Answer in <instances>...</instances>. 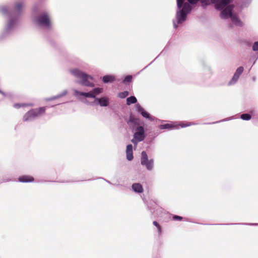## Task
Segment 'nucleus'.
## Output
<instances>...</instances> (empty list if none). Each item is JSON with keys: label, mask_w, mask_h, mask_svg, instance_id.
Here are the masks:
<instances>
[{"label": "nucleus", "mask_w": 258, "mask_h": 258, "mask_svg": "<svg viewBox=\"0 0 258 258\" xmlns=\"http://www.w3.org/2000/svg\"><path fill=\"white\" fill-rule=\"evenodd\" d=\"M233 0H221L217 4L215 5V8L218 10H222L220 17L222 19H226L230 18L232 23L235 25L240 24V22L237 18L236 14L232 12L233 6H227Z\"/></svg>", "instance_id": "1"}, {"label": "nucleus", "mask_w": 258, "mask_h": 258, "mask_svg": "<svg viewBox=\"0 0 258 258\" xmlns=\"http://www.w3.org/2000/svg\"><path fill=\"white\" fill-rule=\"evenodd\" d=\"M69 71L72 76L77 79L76 83L91 88L95 86V84L92 82L94 78L92 76L77 68H71Z\"/></svg>", "instance_id": "2"}, {"label": "nucleus", "mask_w": 258, "mask_h": 258, "mask_svg": "<svg viewBox=\"0 0 258 258\" xmlns=\"http://www.w3.org/2000/svg\"><path fill=\"white\" fill-rule=\"evenodd\" d=\"M177 10L176 15V21H173V26L175 29L178 25L182 24L186 19L188 14L191 11V7L188 3H185L184 0H177Z\"/></svg>", "instance_id": "3"}, {"label": "nucleus", "mask_w": 258, "mask_h": 258, "mask_svg": "<svg viewBox=\"0 0 258 258\" xmlns=\"http://www.w3.org/2000/svg\"><path fill=\"white\" fill-rule=\"evenodd\" d=\"M19 24L18 16H9L4 29L0 34V41L11 34L17 28Z\"/></svg>", "instance_id": "4"}, {"label": "nucleus", "mask_w": 258, "mask_h": 258, "mask_svg": "<svg viewBox=\"0 0 258 258\" xmlns=\"http://www.w3.org/2000/svg\"><path fill=\"white\" fill-rule=\"evenodd\" d=\"M46 107L32 109L27 111L23 116V121H32L43 115L46 110Z\"/></svg>", "instance_id": "5"}, {"label": "nucleus", "mask_w": 258, "mask_h": 258, "mask_svg": "<svg viewBox=\"0 0 258 258\" xmlns=\"http://www.w3.org/2000/svg\"><path fill=\"white\" fill-rule=\"evenodd\" d=\"M73 95L77 98L80 99V97L83 96L85 98H92L95 99L97 98L96 96L102 93L103 92L102 88H94L91 91L88 92H84L78 91L76 89H73Z\"/></svg>", "instance_id": "6"}, {"label": "nucleus", "mask_w": 258, "mask_h": 258, "mask_svg": "<svg viewBox=\"0 0 258 258\" xmlns=\"http://www.w3.org/2000/svg\"><path fill=\"white\" fill-rule=\"evenodd\" d=\"M35 24L42 28L48 29L51 27V22L49 15L47 13H43L34 19Z\"/></svg>", "instance_id": "7"}, {"label": "nucleus", "mask_w": 258, "mask_h": 258, "mask_svg": "<svg viewBox=\"0 0 258 258\" xmlns=\"http://www.w3.org/2000/svg\"><path fill=\"white\" fill-rule=\"evenodd\" d=\"M135 132L133 135V138L131 142L134 145H137L138 143L144 140L146 137L144 127L142 125H138L134 129Z\"/></svg>", "instance_id": "8"}, {"label": "nucleus", "mask_w": 258, "mask_h": 258, "mask_svg": "<svg viewBox=\"0 0 258 258\" xmlns=\"http://www.w3.org/2000/svg\"><path fill=\"white\" fill-rule=\"evenodd\" d=\"M141 164L148 171H152L154 167V160L149 159L147 153L144 151L141 153Z\"/></svg>", "instance_id": "9"}, {"label": "nucleus", "mask_w": 258, "mask_h": 258, "mask_svg": "<svg viewBox=\"0 0 258 258\" xmlns=\"http://www.w3.org/2000/svg\"><path fill=\"white\" fill-rule=\"evenodd\" d=\"M136 110L140 113L143 117L144 118L148 119L149 121H153L154 120H157V119L154 116L151 115L149 113L147 112L142 106L141 105L137 103L135 105Z\"/></svg>", "instance_id": "10"}, {"label": "nucleus", "mask_w": 258, "mask_h": 258, "mask_svg": "<svg viewBox=\"0 0 258 258\" xmlns=\"http://www.w3.org/2000/svg\"><path fill=\"white\" fill-rule=\"evenodd\" d=\"M191 124H194V123H184L181 122L179 124H176V123H166L160 124L158 126V127L161 130H172L173 128L178 129V126H181V127H185L188 126H190Z\"/></svg>", "instance_id": "11"}, {"label": "nucleus", "mask_w": 258, "mask_h": 258, "mask_svg": "<svg viewBox=\"0 0 258 258\" xmlns=\"http://www.w3.org/2000/svg\"><path fill=\"white\" fill-rule=\"evenodd\" d=\"M91 104L93 105H99L101 107H107L109 104V99L105 96L97 98L91 103Z\"/></svg>", "instance_id": "12"}, {"label": "nucleus", "mask_w": 258, "mask_h": 258, "mask_svg": "<svg viewBox=\"0 0 258 258\" xmlns=\"http://www.w3.org/2000/svg\"><path fill=\"white\" fill-rule=\"evenodd\" d=\"M241 74H242V67H239L236 70L235 73H234V74L233 76L232 77V78H231V79L228 83V85L232 86V85H235L237 83L240 76Z\"/></svg>", "instance_id": "13"}, {"label": "nucleus", "mask_w": 258, "mask_h": 258, "mask_svg": "<svg viewBox=\"0 0 258 258\" xmlns=\"http://www.w3.org/2000/svg\"><path fill=\"white\" fill-rule=\"evenodd\" d=\"M138 118L132 115L130 116L126 120V123L132 131H134L136 126L140 125L138 122Z\"/></svg>", "instance_id": "14"}, {"label": "nucleus", "mask_w": 258, "mask_h": 258, "mask_svg": "<svg viewBox=\"0 0 258 258\" xmlns=\"http://www.w3.org/2000/svg\"><path fill=\"white\" fill-rule=\"evenodd\" d=\"M126 155L127 160L132 161L133 159V145L132 144H129L126 146Z\"/></svg>", "instance_id": "15"}, {"label": "nucleus", "mask_w": 258, "mask_h": 258, "mask_svg": "<svg viewBox=\"0 0 258 258\" xmlns=\"http://www.w3.org/2000/svg\"><path fill=\"white\" fill-rule=\"evenodd\" d=\"M132 188L135 192L138 194H141L144 191L142 185L139 183H133L132 185Z\"/></svg>", "instance_id": "16"}, {"label": "nucleus", "mask_w": 258, "mask_h": 258, "mask_svg": "<svg viewBox=\"0 0 258 258\" xmlns=\"http://www.w3.org/2000/svg\"><path fill=\"white\" fill-rule=\"evenodd\" d=\"M24 6V3L22 2H17L14 5V11L17 13L16 16L20 14Z\"/></svg>", "instance_id": "17"}, {"label": "nucleus", "mask_w": 258, "mask_h": 258, "mask_svg": "<svg viewBox=\"0 0 258 258\" xmlns=\"http://www.w3.org/2000/svg\"><path fill=\"white\" fill-rule=\"evenodd\" d=\"M33 180V177L31 176L23 175L19 178V181L21 182H31Z\"/></svg>", "instance_id": "18"}, {"label": "nucleus", "mask_w": 258, "mask_h": 258, "mask_svg": "<svg viewBox=\"0 0 258 258\" xmlns=\"http://www.w3.org/2000/svg\"><path fill=\"white\" fill-rule=\"evenodd\" d=\"M115 80V77L111 75H106L103 77L102 81L104 83L113 82Z\"/></svg>", "instance_id": "19"}, {"label": "nucleus", "mask_w": 258, "mask_h": 258, "mask_svg": "<svg viewBox=\"0 0 258 258\" xmlns=\"http://www.w3.org/2000/svg\"><path fill=\"white\" fill-rule=\"evenodd\" d=\"M0 13L5 16H9L10 11L6 6H2L0 7Z\"/></svg>", "instance_id": "20"}, {"label": "nucleus", "mask_w": 258, "mask_h": 258, "mask_svg": "<svg viewBox=\"0 0 258 258\" xmlns=\"http://www.w3.org/2000/svg\"><path fill=\"white\" fill-rule=\"evenodd\" d=\"M33 105L32 103H15L13 107L15 108L19 109L21 107H25L27 106H32Z\"/></svg>", "instance_id": "21"}, {"label": "nucleus", "mask_w": 258, "mask_h": 258, "mask_svg": "<svg viewBox=\"0 0 258 258\" xmlns=\"http://www.w3.org/2000/svg\"><path fill=\"white\" fill-rule=\"evenodd\" d=\"M137 99L134 96H132L126 99V104L130 105L131 104L137 103Z\"/></svg>", "instance_id": "22"}, {"label": "nucleus", "mask_w": 258, "mask_h": 258, "mask_svg": "<svg viewBox=\"0 0 258 258\" xmlns=\"http://www.w3.org/2000/svg\"><path fill=\"white\" fill-rule=\"evenodd\" d=\"M202 4V7L203 9H206L208 6L211 4L210 0H200Z\"/></svg>", "instance_id": "23"}, {"label": "nucleus", "mask_w": 258, "mask_h": 258, "mask_svg": "<svg viewBox=\"0 0 258 258\" xmlns=\"http://www.w3.org/2000/svg\"><path fill=\"white\" fill-rule=\"evenodd\" d=\"M128 95V92L127 91H125L122 92H120L118 94V97L120 98L123 99Z\"/></svg>", "instance_id": "24"}, {"label": "nucleus", "mask_w": 258, "mask_h": 258, "mask_svg": "<svg viewBox=\"0 0 258 258\" xmlns=\"http://www.w3.org/2000/svg\"><path fill=\"white\" fill-rule=\"evenodd\" d=\"M132 76L131 75H128V76H126L124 80L122 81V83L123 84H126L127 83H130L132 81Z\"/></svg>", "instance_id": "25"}, {"label": "nucleus", "mask_w": 258, "mask_h": 258, "mask_svg": "<svg viewBox=\"0 0 258 258\" xmlns=\"http://www.w3.org/2000/svg\"><path fill=\"white\" fill-rule=\"evenodd\" d=\"M153 224L154 226H155L157 229L158 233L159 234H161L162 233V229L161 226L156 222L154 221Z\"/></svg>", "instance_id": "26"}, {"label": "nucleus", "mask_w": 258, "mask_h": 258, "mask_svg": "<svg viewBox=\"0 0 258 258\" xmlns=\"http://www.w3.org/2000/svg\"><path fill=\"white\" fill-rule=\"evenodd\" d=\"M68 93V91L67 89L63 90L62 91H61L60 93L57 94L58 98L62 97L64 96H66Z\"/></svg>", "instance_id": "27"}, {"label": "nucleus", "mask_w": 258, "mask_h": 258, "mask_svg": "<svg viewBox=\"0 0 258 258\" xmlns=\"http://www.w3.org/2000/svg\"><path fill=\"white\" fill-rule=\"evenodd\" d=\"M235 117L234 116H231V117H227L226 118H225L224 119L221 120L220 121L213 122V123H216L223 122V121H229V120H232V119H235Z\"/></svg>", "instance_id": "28"}, {"label": "nucleus", "mask_w": 258, "mask_h": 258, "mask_svg": "<svg viewBox=\"0 0 258 258\" xmlns=\"http://www.w3.org/2000/svg\"><path fill=\"white\" fill-rule=\"evenodd\" d=\"M251 118V115L248 113L243 114V120H248Z\"/></svg>", "instance_id": "29"}, {"label": "nucleus", "mask_w": 258, "mask_h": 258, "mask_svg": "<svg viewBox=\"0 0 258 258\" xmlns=\"http://www.w3.org/2000/svg\"><path fill=\"white\" fill-rule=\"evenodd\" d=\"M182 219L183 218L179 216L174 215L173 216V220L175 221H181Z\"/></svg>", "instance_id": "30"}, {"label": "nucleus", "mask_w": 258, "mask_h": 258, "mask_svg": "<svg viewBox=\"0 0 258 258\" xmlns=\"http://www.w3.org/2000/svg\"><path fill=\"white\" fill-rule=\"evenodd\" d=\"M253 50L254 51L258 50V41L254 42L253 44Z\"/></svg>", "instance_id": "31"}, {"label": "nucleus", "mask_w": 258, "mask_h": 258, "mask_svg": "<svg viewBox=\"0 0 258 258\" xmlns=\"http://www.w3.org/2000/svg\"><path fill=\"white\" fill-rule=\"evenodd\" d=\"M189 4L191 5L196 4L200 0H187Z\"/></svg>", "instance_id": "32"}, {"label": "nucleus", "mask_w": 258, "mask_h": 258, "mask_svg": "<svg viewBox=\"0 0 258 258\" xmlns=\"http://www.w3.org/2000/svg\"><path fill=\"white\" fill-rule=\"evenodd\" d=\"M0 94H1L3 97H9L10 96V94L6 93L0 90Z\"/></svg>", "instance_id": "33"}, {"label": "nucleus", "mask_w": 258, "mask_h": 258, "mask_svg": "<svg viewBox=\"0 0 258 258\" xmlns=\"http://www.w3.org/2000/svg\"><path fill=\"white\" fill-rule=\"evenodd\" d=\"M210 2L211 3V4H215V3H216V4H218L220 1L219 0H210Z\"/></svg>", "instance_id": "34"}, {"label": "nucleus", "mask_w": 258, "mask_h": 258, "mask_svg": "<svg viewBox=\"0 0 258 258\" xmlns=\"http://www.w3.org/2000/svg\"><path fill=\"white\" fill-rule=\"evenodd\" d=\"M52 98L53 100L59 98L57 95H56L55 96H52Z\"/></svg>", "instance_id": "35"}, {"label": "nucleus", "mask_w": 258, "mask_h": 258, "mask_svg": "<svg viewBox=\"0 0 258 258\" xmlns=\"http://www.w3.org/2000/svg\"><path fill=\"white\" fill-rule=\"evenodd\" d=\"M46 101H52V100H53V99H52V97H50V98H46Z\"/></svg>", "instance_id": "36"}, {"label": "nucleus", "mask_w": 258, "mask_h": 258, "mask_svg": "<svg viewBox=\"0 0 258 258\" xmlns=\"http://www.w3.org/2000/svg\"><path fill=\"white\" fill-rule=\"evenodd\" d=\"M102 179H103V180H105L106 182H107V183H109V184H110V183H110V182L109 181L107 180H106V179H105L104 178H102Z\"/></svg>", "instance_id": "37"}, {"label": "nucleus", "mask_w": 258, "mask_h": 258, "mask_svg": "<svg viewBox=\"0 0 258 258\" xmlns=\"http://www.w3.org/2000/svg\"><path fill=\"white\" fill-rule=\"evenodd\" d=\"M239 117H240V118H242V114H240V115H239Z\"/></svg>", "instance_id": "38"}, {"label": "nucleus", "mask_w": 258, "mask_h": 258, "mask_svg": "<svg viewBox=\"0 0 258 258\" xmlns=\"http://www.w3.org/2000/svg\"><path fill=\"white\" fill-rule=\"evenodd\" d=\"M164 121H164V120H161V122H164Z\"/></svg>", "instance_id": "39"}]
</instances>
